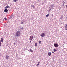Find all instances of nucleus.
<instances>
[{"label":"nucleus","instance_id":"1","mask_svg":"<svg viewBox=\"0 0 67 67\" xmlns=\"http://www.w3.org/2000/svg\"><path fill=\"white\" fill-rule=\"evenodd\" d=\"M16 36H20L21 35V33H20V32L19 31H18L16 33Z\"/></svg>","mask_w":67,"mask_h":67},{"label":"nucleus","instance_id":"2","mask_svg":"<svg viewBox=\"0 0 67 67\" xmlns=\"http://www.w3.org/2000/svg\"><path fill=\"white\" fill-rule=\"evenodd\" d=\"M54 46H55V47H57L58 46H59L58 44H57V43H56L54 44Z\"/></svg>","mask_w":67,"mask_h":67},{"label":"nucleus","instance_id":"3","mask_svg":"<svg viewBox=\"0 0 67 67\" xmlns=\"http://www.w3.org/2000/svg\"><path fill=\"white\" fill-rule=\"evenodd\" d=\"M33 39V36L32 35L30 36V41H31Z\"/></svg>","mask_w":67,"mask_h":67},{"label":"nucleus","instance_id":"4","mask_svg":"<svg viewBox=\"0 0 67 67\" xmlns=\"http://www.w3.org/2000/svg\"><path fill=\"white\" fill-rule=\"evenodd\" d=\"M45 33H44L42 34L41 35L42 37H44V36H45Z\"/></svg>","mask_w":67,"mask_h":67},{"label":"nucleus","instance_id":"5","mask_svg":"<svg viewBox=\"0 0 67 67\" xmlns=\"http://www.w3.org/2000/svg\"><path fill=\"white\" fill-rule=\"evenodd\" d=\"M6 59H9V56L8 55H6L5 57Z\"/></svg>","mask_w":67,"mask_h":67},{"label":"nucleus","instance_id":"6","mask_svg":"<svg viewBox=\"0 0 67 67\" xmlns=\"http://www.w3.org/2000/svg\"><path fill=\"white\" fill-rule=\"evenodd\" d=\"M65 29L67 31V24L65 26Z\"/></svg>","mask_w":67,"mask_h":67},{"label":"nucleus","instance_id":"7","mask_svg":"<svg viewBox=\"0 0 67 67\" xmlns=\"http://www.w3.org/2000/svg\"><path fill=\"white\" fill-rule=\"evenodd\" d=\"M4 11L5 12L7 13L8 11V10L7 9H6L4 10Z\"/></svg>","mask_w":67,"mask_h":67},{"label":"nucleus","instance_id":"8","mask_svg":"<svg viewBox=\"0 0 67 67\" xmlns=\"http://www.w3.org/2000/svg\"><path fill=\"white\" fill-rule=\"evenodd\" d=\"M29 51V52H33L34 51L32 50L31 49H30L28 50Z\"/></svg>","mask_w":67,"mask_h":67},{"label":"nucleus","instance_id":"9","mask_svg":"<svg viewBox=\"0 0 67 67\" xmlns=\"http://www.w3.org/2000/svg\"><path fill=\"white\" fill-rule=\"evenodd\" d=\"M8 8H10V7L7 5L5 7V9H8Z\"/></svg>","mask_w":67,"mask_h":67},{"label":"nucleus","instance_id":"10","mask_svg":"<svg viewBox=\"0 0 67 67\" xmlns=\"http://www.w3.org/2000/svg\"><path fill=\"white\" fill-rule=\"evenodd\" d=\"M51 54H52L51 53L49 52L48 53V56H51Z\"/></svg>","mask_w":67,"mask_h":67},{"label":"nucleus","instance_id":"11","mask_svg":"<svg viewBox=\"0 0 67 67\" xmlns=\"http://www.w3.org/2000/svg\"><path fill=\"white\" fill-rule=\"evenodd\" d=\"M3 38H1V42H3Z\"/></svg>","mask_w":67,"mask_h":67},{"label":"nucleus","instance_id":"12","mask_svg":"<svg viewBox=\"0 0 67 67\" xmlns=\"http://www.w3.org/2000/svg\"><path fill=\"white\" fill-rule=\"evenodd\" d=\"M39 65H40V62H38V64L37 65V66H39Z\"/></svg>","mask_w":67,"mask_h":67},{"label":"nucleus","instance_id":"13","mask_svg":"<svg viewBox=\"0 0 67 67\" xmlns=\"http://www.w3.org/2000/svg\"><path fill=\"white\" fill-rule=\"evenodd\" d=\"M57 51V50L55 49H53V52H56Z\"/></svg>","mask_w":67,"mask_h":67},{"label":"nucleus","instance_id":"14","mask_svg":"<svg viewBox=\"0 0 67 67\" xmlns=\"http://www.w3.org/2000/svg\"><path fill=\"white\" fill-rule=\"evenodd\" d=\"M37 43H35V46H37Z\"/></svg>","mask_w":67,"mask_h":67},{"label":"nucleus","instance_id":"15","mask_svg":"<svg viewBox=\"0 0 67 67\" xmlns=\"http://www.w3.org/2000/svg\"><path fill=\"white\" fill-rule=\"evenodd\" d=\"M41 42H42V41H39V44H41Z\"/></svg>","mask_w":67,"mask_h":67},{"label":"nucleus","instance_id":"16","mask_svg":"<svg viewBox=\"0 0 67 67\" xmlns=\"http://www.w3.org/2000/svg\"><path fill=\"white\" fill-rule=\"evenodd\" d=\"M49 16V14H48L46 15V17H48Z\"/></svg>","mask_w":67,"mask_h":67},{"label":"nucleus","instance_id":"17","mask_svg":"<svg viewBox=\"0 0 67 67\" xmlns=\"http://www.w3.org/2000/svg\"><path fill=\"white\" fill-rule=\"evenodd\" d=\"M63 16H61L60 18V19H61V20H62V19H63Z\"/></svg>","mask_w":67,"mask_h":67},{"label":"nucleus","instance_id":"18","mask_svg":"<svg viewBox=\"0 0 67 67\" xmlns=\"http://www.w3.org/2000/svg\"><path fill=\"white\" fill-rule=\"evenodd\" d=\"M14 2H16L17 0H13Z\"/></svg>","mask_w":67,"mask_h":67},{"label":"nucleus","instance_id":"19","mask_svg":"<svg viewBox=\"0 0 67 67\" xmlns=\"http://www.w3.org/2000/svg\"><path fill=\"white\" fill-rule=\"evenodd\" d=\"M32 7H33V8H35V6H34V5H32Z\"/></svg>","mask_w":67,"mask_h":67},{"label":"nucleus","instance_id":"20","mask_svg":"<svg viewBox=\"0 0 67 67\" xmlns=\"http://www.w3.org/2000/svg\"><path fill=\"white\" fill-rule=\"evenodd\" d=\"M1 42L0 41V46L1 45Z\"/></svg>","mask_w":67,"mask_h":67},{"label":"nucleus","instance_id":"21","mask_svg":"<svg viewBox=\"0 0 67 67\" xmlns=\"http://www.w3.org/2000/svg\"><path fill=\"white\" fill-rule=\"evenodd\" d=\"M5 21H7V18H5Z\"/></svg>","mask_w":67,"mask_h":67},{"label":"nucleus","instance_id":"22","mask_svg":"<svg viewBox=\"0 0 67 67\" xmlns=\"http://www.w3.org/2000/svg\"><path fill=\"white\" fill-rule=\"evenodd\" d=\"M23 22H22L21 23V24H23Z\"/></svg>","mask_w":67,"mask_h":67},{"label":"nucleus","instance_id":"23","mask_svg":"<svg viewBox=\"0 0 67 67\" xmlns=\"http://www.w3.org/2000/svg\"><path fill=\"white\" fill-rule=\"evenodd\" d=\"M52 53H53V54H55V53H54V52H53Z\"/></svg>","mask_w":67,"mask_h":67},{"label":"nucleus","instance_id":"24","mask_svg":"<svg viewBox=\"0 0 67 67\" xmlns=\"http://www.w3.org/2000/svg\"><path fill=\"white\" fill-rule=\"evenodd\" d=\"M32 42V41H30V42Z\"/></svg>","mask_w":67,"mask_h":67}]
</instances>
